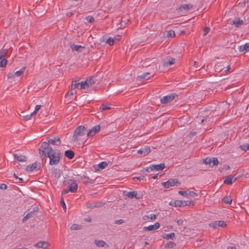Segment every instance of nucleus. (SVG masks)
Segmentation results:
<instances>
[{"mask_svg":"<svg viewBox=\"0 0 249 249\" xmlns=\"http://www.w3.org/2000/svg\"><path fill=\"white\" fill-rule=\"evenodd\" d=\"M242 150H244L245 151H247L248 150L249 151V144L247 143L245 144H243L241 145H240L239 147Z\"/></svg>","mask_w":249,"mask_h":249,"instance_id":"obj_39","label":"nucleus"},{"mask_svg":"<svg viewBox=\"0 0 249 249\" xmlns=\"http://www.w3.org/2000/svg\"><path fill=\"white\" fill-rule=\"evenodd\" d=\"M126 196L130 198H133L134 197L137 199H139L142 198V195L138 194L136 191H130L127 193Z\"/></svg>","mask_w":249,"mask_h":249,"instance_id":"obj_13","label":"nucleus"},{"mask_svg":"<svg viewBox=\"0 0 249 249\" xmlns=\"http://www.w3.org/2000/svg\"><path fill=\"white\" fill-rule=\"evenodd\" d=\"M7 63V60L5 59L4 58L0 59V67H4L6 66Z\"/></svg>","mask_w":249,"mask_h":249,"instance_id":"obj_41","label":"nucleus"},{"mask_svg":"<svg viewBox=\"0 0 249 249\" xmlns=\"http://www.w3.org/2000/svg\"><path fill=\"white\" fill-rule=\"evenodd\" d=\"M175 234L174 232H171L170 233H169V234L164 233L162 235V237L163 239H165L167 240H168L170 239H173L175 237Z\"/></svg>","mask_w":249,"mask_h":249,"instance_id":"obj_25","label":"nucleus"},{"mask_svg":"<svg viewBox=\"0 0 249 249\" xmlns=\"http://www.w3.org/2000/svg\"><path fill=\"white\" fill-rule=\"evenodd\" d=\"M52 173L54 178H58L61 176V172L59 169L53 168L52 169Z\"/></svg>","mask_w":249,"mask_h":249,"instance_id":"obj_21","label":"nucleus"},{"mask_svg":"<svg viewBox=\"0 0 249 249\" xmlns=\"http://www.w3.org/2000/svg\"><path fill=\"white\" fill-rule=\"evenodd\" d=\"M217 223H218V227H224L226 225V224L223 221H218Z\"/></svg>","mask_w":249,"mask_h":249,"instance_id":"obj_49","label":"nucleus"},{"mask_svg":"<svg viewBox=\"0 0 249 249\" xmlns=\"http://www.w3.org/2000/svg\"><path fill=\"white\" fill-rule=\"evenodd\" d=\"M178 97V95L176 93H172L167 96H165L160 99V102L162 104H168L172 100H173L176 97Z\"/></svg>","mask_w":249,"mask_h":249,"instance_id":"obj_6","label":"nucleus"},{"mask_svg":"<svg viewBox=\"0 0 249 249\" xmlns=\"http://www.w3.org/2000/svg\"><path fill=\"white\" fill-rule=\"evenodd\" d=\"M79 225L77 224H73L71 225V229L73 230H78L80 229Z\"/></svg>","mask_w":249,"mask_h":249,"instance_id":"obj_52","label":"nucleus"},{"mask_svg":"<svg viewBox=\"0 0 249 249\" xmlns=\"http://www.w3.org/2000/svg\"><path fill=\"white\" fill-rule=\"evenodd\" d=\"M61 205L63 209V210L66 211V205L65 203L64 198L62 197L60 200Z\"/></svg>","mask_w":249,"mask_h":249,"instance_id":"obj_47","label":"nucleus"},{"mask_svg":"<svg viewBox=\"0 0 249 249\" xmlns=\"http://www.w3.org/2000/svg\"><path fill=\"white\" fill-rule=\"evenodd\" d=\"M145 216L147 218V219L150 218L152 220L155 219L157 217V215L154 214H153V213L151 214L150 216Z\"/></svg>","mask_w":249,"mask_h":249,"instance_id":"obj_54","label":"nucleus"},{"mask_svg":"<svg viewBox=\"0 0 249 249\" xmlns=\"http://www.w3.org/2000/svg\"><path fill=\"white\" fill-rule=\"evenodd\" d=\"M69 184V189L71 193H76L78 189V185L76 181L72 179H70L68 181Z\"/></svg>","mask_w":249,"mask_h":249,"instance_id":"obj_9","label":"nucleus"},{"mask_svg":"<svg viewBox=\"0 0 249 249\" xmlns=\"http://www.w3.org/2000/svg\"><path fill=\"white\" fill-rule=\"evenodd\" d=\"M86 81L88 84L89 87H91L95 83L93 77H90L89 78H87Z\"/></svg>","mask_w":249,"mask_h":249,"instance_id":"obj_32","label":"nucleus"},{"mask_svg":"<svg viewBox=\"0 0 249 249\" xmlns=\"http://www.w3.org/2000/svg\"><path fill=\"white\" fill-rule=\"evenodd\" d=\"M25 70V67L22 68L21 70H20L18 71H17L15 73V75H16L17 76H19L21 75L22 74V73L24 72Z\"/></svg>","mask_w":249,"mask_h":249,"instance_id":"obj_40","label":"nucleus"},{"mask_svg":"<svg viewBox=\"0 0 249 249\" xmlns=\"http://www.w3.org/2000/svg\"><path fill=\"white\" fill-rule=\"evenodd\" d=\"M122 38V36L120 35H117L114 37L115 41H119Z\"/></svg>","mask_w":249,"mask_h":249,"instance_id":"obj_56","label":"nucleus"},{"mask_svg":"<svg viewBox=\"0 0 249 249\" xmlns=\"http://www.w3.org/2000/svg\"><path fill=\"white\" fill-rule=\"evenodd\" d=\"M47 142H44L41 144V147L39 149V153L40 156H44V158L46 157V152L47 150H50L52 147L50 146V144L55 145H60L61 141L60 139L58 137H54L52 138H48Z\"/></svg>","mask_w":249,"mask_h":249,"instance_id":"obj_1","label":"nucleus"},{"mask_svg":"<svg viewBox=\"0 0 249 249\" xmlns=\"http://www.w3.org/2000/svg\"><path fill=\"white\" fill-rule=\"evenodd\" d=\"M107 43L109 44L110 46H112L114 44V39L111 37H109L106 41Z\"/></svg>","mask_w":249,"mask_h":249,"instance_id":"obj_50","label":"nucleus"},{"mask_svg":"<svg viewBox=\"0 0 249 249\" xmlns=\"http://www.w3.org/2000/svg\"><path fill=\"white\" fill-rule=\"evenodd\" d=\"M18 181L17 183H21L23 182V179L22 178H18Z\"/></svg>","mask_w":249,"mask_h":249,"instance_id":"obj_64","label":"nucleus"},{"mask_svg":"<svg viewBox=\"0 0 249 249\" xmlns=\"http://www.w3.org/2000/svg\"><path fill=\"white\" fill-rule=\"evenodd\" d=\"M8 78H14V75L11 73H9L8 75Z\"/></svg>","mask_w":249,"mask_h":249,"instance_id":"obj_61","label":"nucleus"},{"mask_svg":"<svg viewBox=\"0 0 249 249\" xmlns=\"http://www.w3.org/2000/svg\"><path fill=\"white\" fill-rule=\"evenodd\" d=\"M224 183L228 185H231L232 184V178L230 176H227V178L224 180Z\"/></svg>","mask_w":249,"mask_h":249,"instance_id":"obj_37","label":"nucleus"},{"mask_svg":"<svg viewBox=\"0 0 249 249\" xmlns=\"http://www.w3.org/2000/svg\"><path fill=\"white\" fill-rule=\"evenodd\" d=\"M223 200L225 204H230L232 199L231 196H226L223 198Z\"/></svg>","mask_w":249,"mask_h":249,"instance_id":"obj_34","label":"nucleus"},{"mask_svg":"<svg viewBox=\"0 0 249 249\" xmlns=\"http://www.w3.org/2000/svg\"><path fill=\"white\" fill-rule=\"evenodd\" d=\"M28 219V216L26 215L23 218L22 221L23 223L25 222Z\"/></svg>","mask_w":249,"mask_h":249,"instance_id":"obj_63","label":"nucleus"},{"mask_svg":"<svg viewBox=\"0 0 249 249\" xmlns=\"http://www.w3.org/2000/svg\"><path fill=\"white\" fill-rule=\"evenodd\" d=\"M244 24V21L243 20L238 19H236L235 20H234V26L236 27H239L241 25H243Z\"/></svg>","mask_w":249,"mask_h":249,"instance_id":"obj_28","label":"nucleus"},{"mask_svg":"<svg viewBox=\"0 0 249 249\" xmlns=\"http://www.w3.org/2000/svg\"><path fill=\"white\" fill-rule=\"evenodd\" d=\"M160 224L159 222H156L154 225H149L148 227H144L143 229L145 231L156 230L160 228Z\"/></svg>","mask_w":249,"mask_h":249,"instance_id":"obj_16","label":"nucleus"},{"mask_svg":"<svg viewBox=\"0 0 249 249\" xmlns=\"http://www.w3.org/2000/svg\"><path fill=\"white\" fill-rule=\"evenodd\" d=\"M150 74V72L143 73L141 75L138 76L137 79L139 81L143 82L144 81L148 80L150 78V76H149Z\"/></svg>","mask_w":249,"mask_h":249,"instance_id":"obj_15","label":"nucleus"},{"mask_svg":"<svg viewBox=\"0 0 249 249\" xmlns=\"http://www.w3.org/2000/svg\"><path fill=\"white\" fill-rule=\"evenodd\" d=\"M249 0H244L242 3H241V1H240L239 2V4H241V5H242L243 4L245 5L247 2H249Z\"/></svg>","mask_w":249,"mask_h":249,"instance_id":"obj_62","label":"nucleus"},{"mask_svg":"<svg viewBox=\"0 0 249 249\" xmlns=\"http://www.w3.org/2000/svg\"><path fill=\"white\" fill-rule=\"evenodd\" d=\"M178 194L186 197H188L189 196L194 197L195 196H198L197 194L196 193L193 191H178Z\"/></svg>","mask_w":249,"mask_h":249,"instance_id":"obj_10","label":"nucleus"},{"mask_svg":"<svg viewBox=\"0 0 249 249\" xmlns=\"http://www.w3.org/2000/svg\"><path fill=\"white\" fill-rule=\"evenodd\" d=\"M165 167L164 163H160L157 165H152V170L153 171L162 170Z\"/></svg>","mask_w":249,"mask_h":249,"instance_id":"obj_22","label":"nucleus"},{"mask_svg":"<svg viewBox=\"0 0 249 249\" xmlns=\"http://www.w3.org/2000/svg\"><path fill=\"white\" fill-rule=\"evenodd\" d=\"M101 129L100 124L93 126L87 133V136H93L97 132H99Z\"/></svg>","mask_w":249,"mask_h":249,"instance_id":"obj_12","label":"nucleus"},{"mask_svg":"<svg viewBox=\"0 0 249 249\" xmlns=\"http://www.w3.org/2000/svg\"><path fill=\"white\" fill-rule=\"evenodd\" d=\"M41 168L40 164L37 161L35 163L28 165L26 167V170L28 172H33L34 171H37Z\"/></svg>","mask_w":249,"mask_h":249,"instance_id":"obj_7","label":"nucleus"},{"mask_svg":"<svg viewBox=\"0 0 249 249\" xmlns=\"http://www.w3.org/2000/svg\"><path fill=\"white\" fill-rule=\"evenodd\" d=\"M105 204L101 201H96L92 203H88L87 207L89 209H94L95 208H99Z\"/></svg>","mask_w":249,"mask_h":249,"instance_id":"obj_14","label":"nucleus"},{"mask_svg":"<svg viewBox=\"0 0 249 249\" xmlns=\"http://www.w3.org/2000/svg\"><path fill=\"white\" fill-rule=\"evenodd\" d=\"M203 163L205 164H209L210 166L217 165L218 164V160L216 158H206L203 160Z\"/></svg>","mask_w":249,"mask_h":249,"instance_id":"obj_8","label":"nucleus"},{"mask_svg":"<svg viewBox=\"0 0 249 249\" xmlns=\"http://www.w3.org/2000/svg\"><path fill=\"white\" fill-rule=\"evenodd\" d=\"M86 128L85 126L80 125L78 126L74 132L72 136L73 141L77 142L79 137L83 136L85 135V131Z\"/></svg>","mask_w":249,"mask_h":249,"instance_id":"obj_3","label":"nucleus"},{"mask_svg":"<svg viewBox=\"0 0 249 249\" xmlns=\"http://www.w3.org/2000/svg\"><path fill=\"white\" fill-rule=\"evenodd\" d=\"M209 226L215 229L217 228L218 227L217 221H214L212 222L211 223H210Z\"/></svg>","mask_w":249,"mask_h":249,"instance_id":"obj_44","label":"nucleus"},{"mask_svg":"<svg viewBox=\"0 0 249 249\" xmlns=\"http://www.w3.org/2000/svg\"><path fill=\"white\" fill-rule=\"evenodd\" d=\"M176 246V244L173 242L169 241L165 245L164 247L167 249H172Z\"/></svg>","mask_w":249,"mask_h":249,"instance_id":"obj_30","label":"nucleus"},{"mask_svg":"<svg viewBox=\"0 0 249 249\" xmlns=\"http://www.w3.org/2000/svg\"><path fill=\"white\" fill-rule=\"evenodd\" d=\"M162 185L165 188H169L170 187L174 186H179L180 183L177 178H169L167 181L161 183Z\"/></svg>","mask_w":249,"mask_h":249,"instance_id":"obj_4","label":"nucleus"},{"mask_svg":"<svg viewBox=\"0 0 249 249\" xmlns=\"http://www.w3.org/2000/svg\"><path fill=\"white\" fill-rule=\"evenodd\" d=\"M175 58L171 57L166 58V59H162L163 66L168 67L172 65L175 63Z\"/></svg>","mask_w":249,"mask_h":249,"instance_id":"obj_11","label":"nucleus"},{"mask_svg":"<svg viewBox=\"0 0 249 249\" xmlns=\"http://www.w3.org/2000/svg\"><path fill=\"white\" fill-rule=\"evenodd\" d=\"M21 114H22L20 115V116H22L24 118V121H28L31 119V117L33 115V114L32 113H31L30 114L25 115V112L23 111L21 112Z\"/></svg>","mask_w":249,"mask_h":249,"instance_id":"obj_31","label":"nucleus"},{"mask_svg":"<svg viewBox=\"0 0 249 249\" xmlns=\"http://www.w3.org/2000/svg\"><path fill=\"white\" fill-rule=\"evenodd\" d=\"M48 150L46 157H47L50 159L49 164L50 165L58 164L60 160L61 152L60 150L53 149V148Z\"/></svg>","mask_w":249,"mask_h":249,"instance_id":"obj_2","label":"nucleus"},{"mask_svg":"<svg viewBox=\"0 0 249 249\" xmlns=\"http://www.w3.org/2000/svg\"><path fill=\"white\" fill-rule=\"evenodd\" d=\"M210 31V28L209 27H205L203 29V34L204 36H206Z\"/></svg>","mask_w":249,"mask_h":249,"instance_id":"obj_53","label":"nucleus"},{"mask_svg":"<svg viewBox=\"0 0 249 249\" xmlns=\"http://www.w3.org/2000/svg\"><path fill=\"white\" fill-rule=\"evenodd\" d=\"M35 215V211L30 212L27 213L26 216H28V218L30 219Z\"/></svg>","mask_w":249,"mask_h":249,"instance_id":"obj_48","label":"nucleus"},{"mask_svg":"<svg viewBox=\"0 0 249 249\" xmlns=\"http://www.w3.org/2000/svg\"><path fill=\"white\" fill-rule=\"evenodd\" d=\"M49 243L46 241H39L38 242L36 245L35 247L38 248H42L44 249H46L49 246Z\"/></svg>","mask_w":249,"mask_h":249,"instance_id":"obj_18","label":"nucleus"},{"mask_svg":"<svg viewBox=\"0 0 249 249\" xmlns=\"http://www.w3.org/2000/svg\"><path fill=\"white\" fill-rule=\"evenodd\" d=\"M85 19L89 23H92L94 21V18L91 16H89L85 18Z\"/></svg>","mask_w":249,"mask_h":249,"instance_id":"obj_42","label":"nucleus"},{"mask_svg":"<svg viewBox=\"0 0 249 249\" xmlns=\"http://www.w3.org/2000/svg\"><path fill=\"white\" fill-rule=\"evenodd\" d=\"M124 222V220L123 219H119L116 220L114 221L115 224H121Z\"/></svg>","mask_w":249,"mask_h":249,"instance_id":"obj_55","label":"nucleus"},{"mask_svg":"<svg viewBox=\"0 0 249 249\" xmlns=\"http://www.w3.org/2000/svg\"><path fill=\"white\" fill-rule=\"evenodd\" d=\"M14 158L17 159L19 161H26V157L25 156L21 155L19 153H14L13 154Z\"/></svg>","mask_w":249,"mask_h":249,"instance_id":"obj_19","label":"nucleus"},{"mask_svg":"<svg viewBox=\"0 0 249 249\" xmlns=\"http://www.w3.org/2000/svg\"><path fill=\"white\" fill-rule=\"evenodd\" d=\"M7 185L5 184H1L0 185V189H1L4 190V189H6L7 188Z\"/></svg>","mask_w":249,"mask_h":249,"instance_id":"obj_58","label":"nucleus"},{"mask_svg":"<svg viewBox=\"0 0 249 249\" xmlns=\"http://www.w3.org/2000/svg\"><path fill=\"white\" fill-rule=\"evenodd\" d=\"M193 7V5L191 4H181L179 7V9L180 10H188L192 9Z\"/></svg>","mask_w":249,"mask_h":249,"instance_id":"obj_23","label":"nucleus"},{"mask_svg":"<svg viewBox=\"0 0 249 249\" xmlns=\"http://www.w3.org/2000/svg\"><path fill=\"white\" fill-rule=\"evenodd\" d=\"M192 203L191 201H185L177 200L175 201H171L169 203L170 206H174L175 207H183L189 206Z\"/></svg>","mask_w":249,"mask_h":249,"instance_id":"obj_5","label":"nucleus"},{"mask_svg":"<svg viewBox=\"0 0 249 249\" xmlns=\"http://www.w3.org/2000/svg\"><path fill=\"white\" fill-rule=\"evenodd\" d=\"M239 50L240 52H243L244 51H249V43H247L244 45H242L239 47Z\"/></svg>","mask_w":249,"mask_h":249,"instance_id":"obj_26","label":"nucleus"},{"mask_svg":"<svg viewBox=\"0 0 249 249\" xmlns=\"http://www.w3.org/2000/svg\"><path fill=\"white\" fill-rule=\"evenodd\" d=\"M41 106V105H36L35 107V109L34 111L32 113L33 115L36 114L37 111H38L40 108Z\"/></svg>","mask_w":249,"mask_h":249,"instance_id":"obj_51","label":"nucleus"},{"mask_svg":"<svg viewBox=\"0 0 249 249\" xmlns=\"http://www.w3.org/2000/svg\"><path fill=\"white\" fill-rule=\"evenodd\" d=\"M145 171H146L147 172H150L151 171H153V170H152V165L149 166L148 167H147L145 169Z\"/></svg>","mask_w":249,"mask_h":249,"instance_id":"obj_57","label":"nucleus"},{"mask_svg":"<svg viewBox=\"0 0 249 249\" xmlns=\"http://www.w3.org/2000/svg\"><path fill=\"white\" fill-rule=\"evenodd\" d=\"M80 180L82 181V182L87 185L89 183H93L94 182V180L90 179L88 177H87L85 175L82 176L80 177Z\"/></svg>","mask_w":249,"mask_h":249,"instance_id":"obj_17","label":"nucleus"},{"mask_svg":"<svg viewBox=\"0 0 249 249\" xmlns=\"http://www.w3.org/2000/svg\"><path fill=\"white\" fill-rule=\"evenodd\" d=\"M76 81L73 80L72 82L71 88H73V89L75 90L76 88L78 87V86L80 85V83H76Z\"/></svg>","mask_w":249,"mask_h":249,"instance_id":"obj_46","label":"nucleus"},{"mask_svg":"<svg viewBox=\"0 0 249 249\" xmlns=\"http://www.w3.org/2000/svg\"><path fill=\"white\" fill-rule=\"evenodd\" d=\"M69 192H70V190H69V189H64L62 192V195L66 194L68 193Z\"/></svg>","mask_w":249,"mask_h":249,"instance_id":"obj_59","label":"nucleus"},{"mask_svg":"<svg viewBox=\"0 0 249 249\" xmlns=\"http://www.w3.org/2000/svg\"><path fill=\"white\" fill-rule=\"evenodd\" d=\"M80 84L81 89H86L89 87L86 80L85 81L82 82Z\"/></svg>","mask_w":249,"mask_h":249,"instance_id":"obj_35","label":"nucleus"},{"mask_svg":"<svg viewBox=\"0 0 249 249\" xmlns=\"http://www.w3.org/2000/svg\"><path fill=\"white\" fill-rule=\"evenodd\" d=\"M143 156L147 155L150 152V148L149 146H145L142 148Z\"/></svg>","mask_w":249,"mask_h":249,"instance_id":"obj_36","label":"nucleus"},{"mask_svg":"<svg viewBox=\"0 0 249 249\" xmlns=\"http://www.w3.org/2000/svg\"><path fill=\"white\" fill-rule=\"evenodd\" d=\"M166 36L167 37H172L175 36V32L173 30L168 31L167 32Z\"/></svg>","mask_w":249,"mask_h":249,"instance_id":"obj_43","label":"nucleus"},{"mask_svg":"<svg viewBox=\"0 0 249 249\" xmlns=\"http://www.w3.org/2000/svg\"><path fill=\"white\" fill-rule=\"evenodd\" d=\"M111 108L109 105H107V104H103L100 107L99 109L101 111H104L106 110L110 109Z\"/></svg>","mask_w":249,"mask_h":249,"instance_id":"obj_33","label":"nucleus"},{"mask_svg":"<svg viewBox=\"0 0 249 249\" xmlns=\"http://www.w3.org/2000/svg\"><path fill=\"white\" fill-rule=\"evenodd\" d=\"M7 52V50L6 49L1 50L0 51V60L2 58H4L6 56Z\"/></svg>","mask_w":249,"mask_h":249,"instance_id":"obj_38","label":"nucleus"},{"mask_svg":"<svg viewBox=\"0 0 249 249\" xmlns=\"http://www.w3.org/2000/svg\"><path fill=\"white\" fill-rule=\"evenodd\" d=\"M107 165L108 163L106 161H102L97 165L98 168L97 169V170L104 169L106 168Z\"/></svg>","mask_w":249,"mask_h":249,"instance_id":"obj_27","label":"nucleus"},{"mask_svg":"<svg viewBox=\"0 0 249 249\" xmlns=\"http://www.w3.org/2000/svg\"><path fill=\"white\" fill-rule=\"evenodd\" d=\"M75 93V90L73 89V88H71V90H69L67 94L66 95V96L70 97L72 95H73Z\"/></svg>","mask_w":249,"mask_h":249,"instance_id":"obj_45","label":"nucleus"},{"mask_svg":"<svg viewBox=\"0 0 249 249\" xmlns=\"http://www.w3.org/2000/svg\"><path fill=\"white\" fill-rule=\"evenodd\" d=\"M71 48L74 51H80V49L83 48L84 47L81 45H75L74 44H71L70 45Z\"/></svg>","mask_w":249,"mask_h":249,"instance_id":"obj_29","label":"nucleus"},{"mask_svg":"<svg viewBox=\"0 0 249 249\" xmlns=\"http://www.w3.org/2000/svg\"><path fill=\"white\" fill-rule=\"evenodd\" d=\"M178 225H181L183 224V220L182 219L176 220Z\"/></svg>","mask_w":249,"mask_h":249,"instance_id":"obj_60","label":"nucleus"},{"mask_svg":"<svg viewBox=\"0 0 249 249\" xmlns=\"http://www.w3.org/2000/svg\"><path fill=\"white\" fill-rule=\"evenodd\" d=\"M94 243L97 247H100H100L108 248V247H109L108 245L103 240H95L94 241Z\"/></svg>","mask_w":249,"mask_h":249,"instance_id":"obj_20","label":"nucleus"},{"mask_svg":"<svg viewBox=\"0 0 249 249\" xmlns=\"http://www.w3.org/2000/svg\"><path fill=\"white\" fill-rule=\"evenodd\" d=\"M65 156L69 159H72L74 157V153L71 150H68L65 152Z\"/></svg>","mask_w":249,"mask_h":249,"instance_id":"obj_24","label":"nucleus"}]
</instances>
